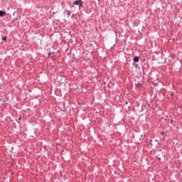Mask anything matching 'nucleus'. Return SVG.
Masks as SVG:
<instances>
[{
	"mask_svg": "<svg viewBox=\"0 0 182 182\" xmlns=\"http://www.w3.org/2000/svg\"><path fill=\"white\" fill-rule=\"evenodd\" d=\"M139 60H140V58H139V56H135L134 58V62H139Z\"/></svg>",
	"mask_w": 182,
	"mask_h": 182,
	"instance_id": "obj_5",
	"label": "nucleus"
},
{
	"mask_svg": "<svg viewBox=\"0 0 182 182\" xmlns=\"http://www.w3.org/2000/svg\"><path fill=\"white\" fill-rule=\"evenodd\" d=\"M125 105H129V102H125Z\"/></svg>",
	"mask_w": 182,
	"mask_h": 182,
	"instance_id": "obj_17",
	"label": "nucleus"
},
{
	"mask_svg": "<svg viewBox=\"0 0 182 182\" xmlns=\"http://www.w3.org/2000/svg\"><path fill=\"white\" fill-rule=\"evenodd\" d=\"M11 150H14V147L11 148Z\"/></svg>",
	"mask_w": 182,
	"mask_h": 182,
	"instance_id": "obj_22",
	"label": "nucleus"
},
{
	"mask_svg": "<svg viewBox=\"0 0 182 182\" xmlns=\"http://www.w3.org/2000/svg\"><path fill=\"white\" fill-rule=\"evenodd\" d=\"M15 21H18V18H16Z\"/></svg>",
	"mask_w": 182,
	"mask_h": 182,
	"instance_id": "obj_21",
	"label": "nucleus"
},
{
	"mask_svg": "<svg viewBox=\"0 0 182 182\" xmlns=\"http://www.w3.org/2000/svg\"><path fill=\"white\" fill-rule=\"evenodd\" d=\"M154 86H161V83L155 82V83H154Z\"/></svg>",
	"mask_w": 182,
	"mask_h": 182,
	"instance_id": "obj_7",
	"label": "nucleus"
},
{
	"mask_svg": "<svg viewBox=\"0 0 182 182\" xmlns=\"http://www.w3.org/2000/svg\"><path fill=\"white\" fill-rule=\"evenodd\" d=\"M52 55V53H48V56L50 57Z\"/></svg>",
	"mask_w": 182,
	"mask_h": 182,
	"instance_id": "obj_13",
	"label": "nucleus"
},
{
	"mask_svg": "<svg viewBox=\"0 0 182 182\" xmlns=\"http://www.w3.org/2000/svg\"><path fill=\"white\" fill-rule=\"evenodd\" d=\"M21 119H22V118L20 117L18 118V120H21Z\"/></svg>",
	"mask_w": 182,
	"mask_h": 182,
	"instance_id": "obj_18",
	"label": "nucleus"
},
{
	"mask_svg": "<svg viewBox=\"0 0 182 182\" xmlns=\"http://www.w3.org/2000/svg\"><path fill=\"white\" fill-rule=\"evenodd\" d=\"M176 129H178V127H176Z\"/></svg>",
	"mask_w": 182,
	"mask_h": 182,
	"instance_id": "obj_23",
	"label": "nucleus"
},
{
	"mask_svg": "<svg viewBox=\"0 0 182 182\" xmlns=\"http://www.w3.org/2000/svg\"><path fill=\"white\" fill-rule=\"evenodd\" d=\"M2 41H6V37H3Z\"/></svg>",
	"mask_w": 182,
	"mask_h": 182,
	"instance_id": "obj_12",
	"label": "nucleus"
},
{
	"mask_svg": "<svg viewBox=\"0 0 182 182\" xmlns=\"http://www.w3.org/2000/svg\"><path fill=\"white\" fill-rule=\"evenodd\" d=\"M149 144L150 146H154L152 139L149 141Z\"/></svg>",
	"mask_w": 182,
	"mask_h": 182,
	"instance_id": "obj_11",
	"label": "nucleus"
},
{
	"mask_svg": "<svg viewBox=\"0 0 182 182\" xmlns=\"http://www.w3.org/2000/svg\"><path fill=\"white\" fill-rule=\"evenodd\" d=\"M5 105V100H0V107Z\"/></svg>",
	"mask_w": 182,
	"mask_h": 182,
	"instance_id": "obj_3",
	"label": "nucleus"
},
{
	"mask_svg": "<svg viewBox=\"0 0 182 182\" xmlns=\"http://www.w3.org/2000/svg\"><path fill=\"white\" fill-rule=\"evenodd\" d=\"M74 5H78L79 8H83V1L82 0H76L74 1Z\"/></svg>",
	"mask_w": 182,
	"mask_h": 182,
	"instance_id": "obj_1",
	"label": "nucleus"
},
{
	"mask_svg": "<svg viewBox=\"0 0 182 182\" xmlns=\"http://www.w3.org/2000/svg\"><path fill=\"white\" fill-rule=\"evenodd\" d=\"M146 105H143L141 106V110H146Z\"/></svg>",
	"mask_w": 182,
	"mask_h": 182,
	"instance_id": "obj_10",
	"label": "nucleus"
},
{
	"mask_svg": "<svg viewBox=\"0 0 182 182\" xmlns=\"http://www.w3.org/2000/svg\"><path fill=\"white\" fill-rule=\"evenodd\" d=\"M154 144L155 146H159V141L157 139L154 140Z\"/></svg>",
	"mask_w": 182,
	"mask_h": 182,
	"instance_id": "obj_9",
	"label": "nucleus"
},
{
	"mask_svg": "<svg viewBox=\"0 0 182 182\" xmlns=\"http://www.w3.org/2000/svg\"><path fill=\"white\" fill-rule=\"evenodd\" d=\"M34 97H35V99H38L39 97V95L35 96Z\"/></svg>",
	"mask_w": 182,
	"mask_h": 182,
	"instance_id": "obj_14",
	"label": "nucleus"
},
{
	"mask_svg": "<svg viewBox=\"0 0 182 182\" xmlns=\"http://www.w3.org/2000/svg\"><path fill=\"white\" fill-rule=\"evenodd\" d=\"M158 160H159V161H160V160H161V158H160V157H158Z\"/></svg>",
	"mask_w": 182,
	"mask_h": 182,
	"instance_id": "obj_16",
	"label": "nucleus"
},
{
	"mask_svg": "<svg viewBox=\"0 0 182 182\" xmlns=\"http://www.w3.org/2000/svg\"><path fill=\"white\" fill-rule=\"evenodd\" d=\"M6 14L4 11H0V16L2 18L3 16H5Z\"/></svg>",
	"mask_w": 182,
	"mask_h": 182,
	"instance_id": "obj_4",
	"label": "nucleus"
},
{
	"mask_svg": "<svg viewBox=\"0 0 182 182\" xmlns=\"http://www.w3.org/2000/svg\"><path fill=\"white\" fill-rule=\"evenodd\" d=\"M161 136H164V137H166L167 136V133L164 132H161Z\"/></svg>",
	"mask_w": 182,
	"mask_h": 182,
	"instance_id": "obj_8",
	"label": "nucleus"
},
{
	"mask_svg": "<svg viewBox=\"0 0 182 182\" xmlns=\"http://www.w3.org/2000/svg\"><path fill=\"white\" fill-rule=\"evenodd\" d=\"M170 95H171V96H174V94H173V93H171Z\"/></svg>",
	"mask_w": 182,
	"mask_h": 182,
	"instance_id": "obj_15",
	"label": "nucleus"
},
{
	"mask_svg": "<svg viewBox=\"0 0 182 182\" xmlns=\"http://www.w3.org/2000/svg\"><path fill=\"white\" fill-rule=\"evenodd\" d=\"M55 14H56L55 12H53V15H55Z\"/></svg>",
	"mask_w": 182,
	"mask_h": 182,
	"instance_id": "obj_19",
	"label": "nucleus"
},
{
	"mask_svg": "<svg viewBox=\"0 0 182 182\" xmlns=\"http://www.w3.org/2000/svg\"><path fill=\"white\" fill-rule=\"evenodd\" d=\"M87 60H90V58H87Z\"/></svg>",
	"mask_w": 182,
	"mask_h": 182,
	"instance_id": "obj_20",
	"label": "nucleus"
},
{
	"mask_svg": "<svg viewBox=\"0 0 182 182\" xmlns=\"http://www.w3.org/2000/svg\"><path fill=\"white\" fill-rule=\"evenodd\" d=\"M135 86H136V89H140V87H143V85L141 83H136V84H135Z\"/></svg>",
	"mask_w": 182,
	"mask_h": 182,
	"instance_id": "obj_2",
	"label": "nucleus"
},
{
	"mask_svg": "<svg viewBox=\"0 0 182 182\" xmlns=\"http://www.w3.org/2000/svg\"><path fill=\"white\" fill-rule=\"evenodd\" d=\"M65 14H67V16H68V18H69V16H70V11L66 10V11H65Z\"/></svg>",
	"mask_w": 182,
	"mask_h": 182,
	"instance_id": "obj_6",
	"label": "nucleus"
}]
</instances>
